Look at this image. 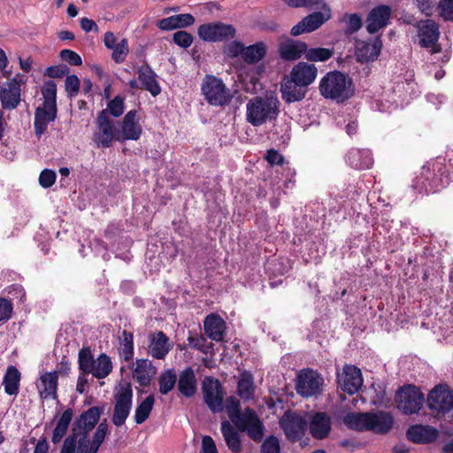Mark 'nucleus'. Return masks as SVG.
<instances>
[{"instance_id":"obj_1","label":"nucleus","mask_w":453,"mask_h":453,"mask_svg":"<svg viewBox=\"0 0 453 453\" xmlns=\"http://www.w3.org/2000/svg\"><path fill=\"white\" fill-rule=\"evenodd\" d=\"M102 409L93 406L77 418L71 434L65 439L60 453H97L98 449L88 439L89 433L99 421Z\"/></svg>"},{"instance_id":"obj_2","label":"nucleus","mask_w":453,"mask_h":453,"mask_svg":"<svg viewBox=\"0 0 453 453\" xmlns=\"http://www.w3.org/2000/svg\"><path fill=\"white\" fill-rule=\"evenodd\" d=\"M343 423L352 430L386 434L393 427L395 419L390 412L385 411L348 412L343 417Z\"/></svg>"},{"instance_id":"obj_3","label":"nucleus","mask_w":453,"mask_h":453,"mask_svg":"<svg viewBox=\"0 0 453 453\" xmlns=\"http://www.w3.org/2000/svg\"><path fill=\"white\" fill-rule=\"evenodd\" d=\"M320 95L326 98L343 103L355 93L352 80L340 71H330L322 77L319 84Z\"/></svg>"},{"instance_id":"obj_4","label":"nucleus","mask_w":453,"mask_h":453,"mask_svg":"<svg viewBox=\"0 0 453 453\" xmlns=\"http://www.w3.org/2000/svg\"><path fill=\"white\" fill-rule=\"evenodd\" d=\"M280 101L273 95L255 96L246 104V119L253 127H260L276 120L280 113Z\"/></svg>"},{"instance_id":"obj_5","label":"nucleus","mask_w":453,"mask_h":453,"mask_svg":"<svg viewBox=\"0 0 453 453\" xmlns=\"http://www.w3.org/2000/svg\"><path fill=\"white\" fill-rule=\"evenodd\" d=\"M449 184V176L441 162L427 164L413 181L412 188L418 193H434Z\"/></svg>"},{"instance_id":"obj_6","label":"nucleus","mask_w":453,"mask_h":453,"mask_svg":"<svg viewBox=\"0 0 453 453\" xmlns=\"http://www.w3.org/2000/svg\"><path fill=\"white\" fill-rule=\"evenodd\" d=\"M201 89L205 100L212 106L226 105L232 99L229 88L222 80L213 75L205 76Z\"/></svg>"},{"instance_id":"obj_7","label":"nucleus","mask_w":453,"mask_h":453,"mask_svg":"<svg viewBox=\"0 0 453 453\" xmlns=\"http://www.w3.org/2000/svg\"><path fill=\"white\" fill-rule=\"evenodd\" d=\"M425 402V395L413 385H405L395 394L397 408L406 415L418 412Z\"/></svg>"},{"instance_id":"obj_8","label":"nucleus","mask_w":453,"mask_h":453,"mask_svg":"<svg viewBox=\"0 0 453 453\" xmlns=\"http://www.w3.org/2000/svg\"><path fill=\"white\" fill-rule=\"evenodd\" d=\"M112 423L121 426L126 423L133 404V390L129 385H120L114 394Z\"/></svg>"},{"instance_id":"obj_9","label":"nucleus","mask_w":453,"mask_h":453,"mask_svg":"<svg viewBox=\"0 0 453 453\" xmlns=\"http://www.w3.org/2000/svg\"><path fill=\"white\" fill-rule=\"evenodd\" d=\"M324 379L313 370H303L297 376L296 392L303 397L317 396L321 394Z\"/></svg>"},{"instance_id":"obj_10","label":"nucleus","mask_w":453,"mask_h":453,"mask_svg":"<svg viewBox=\"0 0 453 453\" xmlns=\"http://www.w3.org/2000/svg\"><path fill=\"white\" fill-rule=\"evenodd\" d=\"M427 405L436 415H445L453 410V391L446 385L436 386L428 395Z\"/></svg>"},{"instance_id":"obj_11","label":"nucleus","mask_w":453,"mask_h":453,"mask_svg":"<svg viewBox=\"0 0 453 453\" xmlns=\"http://www.w3.org/2000/svg\"><path fill=\"white\" fill-rule=\"evenodd\" d=\"M280 428L292 442L300 441L307 429V420L301 415L287 411L280 420Z\"/></svg>"},{"instance_id":"obj_12","label":"nucleus","mask_w":453,"mask_h":453,"mask_svg":"<svg viewBox=\"0 0 453 453\" xmlns=\"http://www.w3.org/2000/svg\"><path fill=\"white\" fill-rule=\"evenodd\" d=\"M202 392L204 403L213 413H219L224 409V391L218 380L206 377L202 383Z\"/></svg>"},{"instance_id":"obj_13","label":"nucleus","mask_w":453,"mask_h":453,"mask_svg":"<svg viewBox=\"0 0 453 453\" xmlns=\"http://www.w3.org/2000/svg\"><path fill=\"white\" fill-rule=\"evenodd\" d=\"M234 426L240 432H245L256 442H260L264 437L265 426L251 408L244 409L243 417L238 422H235Z\"/></svg>"},{"instance_id":"obj_14","label":"nucleus","mask_w":453,"mask_h":453,"mask_svg":"<svg viewBox=\"0 0 453 453\" xmlns=\"http://www.w3.org/2000/svg\"><path fill=\"white\" fill-rule=\"evenodd\" d=\"M96 132L95 133V142L97 147L109 148L113 140L117 141L119 129L115 127L110 119L107 111L103 110L96 118Z\"/></svg>"},{"instance_id":"obj_15","label":"nucleus","mask_w":453,"mask_h":453,"mask_svg":"<svg viewBox=\"0 0 453 453\" xmlns=\"http://www.w3.org/2000/svg\"><path fill=\"white\" fill-rule=\"evenodd\" d=\"M235 28L232 25L222 22L203 24L198 27L199 37L205 42H222L232 39L235 35Z\"/></svg>"},{"instance_id":"obj_16","label":"nucleus","mask_w":453,"mask_h":453,"mask_svg":"<svg viewBox=\"0 0 453 453\" xmlns=\"http://www.w3.org/2000/svg\"><path fill=\"white\" fill-rule=\"evenodd\" d=\"M323 12H314L295 25L291 29L293 36H298L303 33H311L320 27L331 18V9L328 4L326 8H320Z\"/></svg>"},{"instance_id":"obj_17","label":"nucleus","mask_w":453,"mask_h":453,"mask_svg":"<svg viewBox=\"0 0 453 453\" xmlns=\"http://www.w3.org/2000/svg\"><path fill=\"white\" fill-rule=\"evenodd\" d=\"M337 383L342 391L354 395L363 385L360 369L353 365H345L342 371L337 372Z\"/></svg>"},{"instance_id":"obj_18","label":"nucleus","mask_w":453,"mask_h":453,"mask_svg":"<svg viewBox=\"0 0 453 453\" xmlns=\"http://www.w3.org/2000/svg\"><path fill=\"white\" fill-rule=\"evenodd\" d=\"M142 132V129L138 121L137 111L135 110H131L123 119L121 129H119V132L117 133V141H137L140 138Z\"/></svg>"},{"instance_id":"obj_19","label":"nucleus","mask_w":453,"mask_h":453,"mask_svg":"<svg viewBox=\"0 0 453 453\" xmlns=\"http://www.w3.org/2000/svg\"><path fill=\"white\" fill-rule=\"evenodd\" d=\"M416 27L418 29V44L422 48L433 47L439 40L440 31L436 22L433 19L419 20Z\"/></svg>"},{"instance_id":"obj_20","label":"nucleus","mask_w":453,"mask_h":453,"mask_svg":"<svg viewBox=\"0 0 453 453\" xmlns=\"http://www.w3.org/2000/svg\"><path fill=\"white\" fill-rule=\"evenodd\" d=\"M309 430L316 440H324L328 437L332 430V418L326 412L317 411L311 415Z\"/></svg>"},{"instance_id":"obj_21","label":"nucleus","mask_w":453,"mask_h":453,"mask_svg":"<svg viewBox=\"0 0 453 453\" xmlns=\"http://www.w3.org/2000/svg\"><path fill=\"white\" fill-rule=\"evenodd\" d=\"M172 347L169 338L162 331L150 334L148 354L153 358L165 359Z\"/></svg>"},{"instance_id":"obj_22","label":"nucleus","mask_w":453,"mask_h":453,"mask_svg":"<svg viewBox=\"0 0 453 453\" xmlns=\"http://www.w3.org/2000/svg\"><path fill=\"white\" fill-rule=\"evenodd\" d=\"M391 16V9L388 5H378L372 8L366 19V30L370 34H375L385 27Z\"/></svg>"},{"instance_id":"obj_23","label":"nucleus","mask_w":453,"mask_h":453,"mask_svg":"<svg viewBox=\"0 0 453 453\" xmlns=\"http://www.w3.org/2000/svg\"><path fill=\"white\" fill-rule=\"evenodd\" d=\"M308 88L298 82H295L289 76H285L280 83V93L282 99L287 104L302 101Z\"/></svg>"},{"instance_id":"obj_24","label":"nucleus","mask_w":453,"mask_h":453,"mask_svg":"<svg viewBox=\"0 0 453 453\" xmlns=\"http://www.w3.org/2000/svg\"><path fill=\"white\" fill-rule=\"evenodd\" d=\"M317 75L318 69L315 65L299 62L293 66L288 76L293 79L295 82H298L308 88L313 83Z\"/></svg>"},{"instance_id":"obj_25","label":"nucleus","mask_w":453,"mask_h":453,"mask_svg":"<svg viewBox=\"0 0 453 453\" xmlns=\"http://www.w3.org/2000/svg\"><path fill=\"white\" fill-rule=\"evenodd\" d=\"M57 118V107L42 105L36 108L35 112L34 127L35 135L40 138L43 134L49 123Z\"/></svg>"},{"instance_id":"obj_26","label":"nucleus","mask_w":453,"mask_h":453,"mask_svg":"<svg viewBox=\"0 0 453 453\" xmlns=\"http://www.w3.org/2000/svg\"><path fill=\"white\" fill-rule=\"evenodd\" d=\"M406 436L414 443H428L436 440L438 432L428 425H414L407 429Z\"/></svg>"},{"instance_id":"obj_27","label":"nucleus","mask_w":453,"mask_h":453,"mask_svg":"<svg viewBox=\"0 0 453 453\" xmlns=\"http://www.w3.org/2000/svg\"><path fill=\"white\" fill-rule=\"evenodd\" d=\"M0 100L4 109L13 110L18 107L20 102V87L15 79L2 88Z\"/></svg>"},{"instance_id":"obj_28","label":"nucleus","mask_w":453,"mask_h":453,"mask_svg":"<svg viewBox=\"0 0 453 453\" xmlns=\"http://www.w3.org/2000/svg\"><path fill=\"white\" fill-rule=\"evenodd\" d=\"M138 80L141 88L149 91L153 96L161 92V88L157 81V74L149 65H143L138 69Z\"/></svg>"},{"instance_id":"obj_29","label":"nucleus","mask_w":453,"mask_h":453,"mask_svg":"<svg viewBox=\"0 0 453 453\" xmlns=\"http://www.w3.org/2000/svg\"><path fill=\"white\" fill-rule=\"evenodd\" d=\"M58 380L57 372H45L41 375L37 388L42 399L57 398Z\"/></svg>"},{"instance_id":"obj_30","label":"nucleus","mask_w":453,"mask_h":453,"mask_svg":"<svg viewBox=\"0 0 453 453\" xmlns=\"http://www.w3.org/2000/svg\"><path fill=\"white\" fill-rule=\"evenodd\" d=\"M205 334L211 340L220 342L226 331V323L220 316L211 313L203 321Z\"/></svg>"},{"instance_id":"obj_31","label":"nucleus","mask_w":453,"mask_h":453,"mask_svg":"<svg viewBox=\"0 0 453 453\" xmlns=\"http://www.w3.org/2000/svg\"><path fill=\"white\" fill-rule=\"evenodd\" d=\"M347 164L355 169H368L373 164V158L369 150L350 149L346 155Z\"/></svg>"},{"instance_id":"obj_32","label":"nucleus","mask_w":453,"mask_h":453,"mask_svg":"<svg viewBox=\"0 0 453 453\" xmlns=\"http://www.w3.org/2000/svg\"><path fill=\"white\" fill-rule=\"evenodd\" d=\"M306 51V43L301 41L288 39L280 42L279 53L282 59L293 61L300 58Z\"/></svg>"},{"instance_id":"obj_33","label":"nucleus","mask_w":453,"mask_h":453,"mask_svg":"<svg viewBox=\"0 0 453 453\" xmlns=\"http://www.w3.org/2000/svg\"><path fill=\"white\" fill-rule=\"evenodd\" d=\"M220 431L229 450L240 453L242 450L240 431L227 420L221 422Z\"/></svg>"},{"instance_id":"obj_34","label":"nucleus","mask_w":453,"mask_h":453,"mask_svg":"<svg viewBox=\"0 0 453 453\" xmlns=\"http://www.w3.org/2000/svg\"><path fill=\"white\" fill-rule=\"evenodd\" d=\"M177 387L180 393L185 397H192L197 388V381L195 372L191 367L184 369L177 381Z\"/></svg>"},{"instance_id":"obj_35","label":"nucleus","mask_w":453,"mask_h":453,"mask_svg":"<svg viewBox=\"0 0 453 453\" xmlns=\"http://www.w3.org/2000/svg\"><path fill=\"white\" fill-rule=\"evenodd\" d=\"M382 48V41L380 37L371 42L360 44L357 47L356 55L361 63L374 61L379 57Z\"/></svg>"},{"instance_id":"obj_36","label":"nucleus","mask_w":453,"mask_h":453,"mask_svg":"<svg viewBox=\"0 0 453 453\" xmlns=\"http://www.w3.org/2000/svg\"><path fill=\"white\" fill-rule=\"evenodd\" d=\"M195 23V18L189 14H177L164 18L157 22L159 29L164 31L173 30L189 27Z\"/></svg>"},{"instance_id":"obj_37","label":"nucleus","mask_w":453,"mask_h":453,"mask_svg":"<svg viewBox=\"0 0 453 453\" xmlns=\"http://www.w3.org/2000/svg\"><path fill=\"white\" fill-rule=\"evenodd\" d=\"M155 374L156 368L153 366L151 361L147 359H139L136 361V365L133 371V378L141 386H148Z\"/></svg>"},{"instance_id":"obj_38","label":"nucleus","mask_w":453,"mask_h":453,"mask_svg":"<svg viewBox=\"0 0 453 453\" xmlns=\"http://www.w3.org/2000/svg\"><path fill=\"white\" fill-rule=\"evenodd\" d=\"M237 394L244 401L253 399L255 385L253 375L247 371L242 372L237 381Z\"/></svg>"},{"instance_id":"obj_39","label":"nucleus","mask_w":453,"mask_h":453,"mask_svg":"<svg viewBox=\"0 0 453 453\" xmlns=\"http://www.w3.org/2000/svg\"><path fill=\"white\" fill-rule=\"evenodd\" d=\"M73 411L71 408L66 409L59 418L53 430L51 441L54 444H58L66 434L70 423L73 419Z\"/></svg>"},{"instance_id":"obj_40","label":"nucleus","mask_w":453,"mask_h":453,"mask_svg":"<svg viewBox=\"0 0 453 453\" xmlns=\"http://www.w3.org/2000/svg\"><path fill=\"white\" fill-rule=\"evenodd\" d=\"M20 372L15 366H9L4 376L3 385L9 395H17L19 390Z\"/></svg>"},{"instance_id":"obj_41","label":"nucleus","mask_w":453,"mask_h":453,"mask_svg":"<svg viewBox=\"0 0 453 453\" xmlns=\"http://www.w3.org/2000/svg\"><path fill=\"white\" fill-rule=\"evenodd\" d=\"M112 370V365L110 357L105 354H101L94 360L93 366L89 373L97 379L107 377Z\"/></svg>"},{"instance_id":"obj_42","label":"nucleus","mask_w":453,"mask_h":453,"mask_svg":"<svg viewBox=\"0 0 453 453\" xmlns=\"http://www.w3.org/2000/svg\"><path fill=\"white\" fill-rule=\"evenodd\" d=\"M266 54V47L264 42H259L255 44L245 47L243 52V61L248 64H253L260 61Z\"/></svg>"},{"instance_id":"obj_43","label":"nucleus","mask_w":453,"mask_h":453,"mask_svg":"<svg viewBox=\"0 0 453 453\" xmlns=\"http://www.w3.org/2000/svg\"><path fill=\"white\" fill-rule=\"evenodd\" d=\"M154 403V396L150 395L136 407L134 412V420L136 424H142L149 418Z\"/></svg>"},{"instance_id":"obj_44","label":"nucleus","mask_w":453,"mask_h":453,"mask_svg":"<svg viewBox=\"0 0 453 453\" xmlns=\"http://www.w3.org/2000/svg\"><path fill=\"white\" fill-rule=\"evenodd\" d=\"M334 55V50L327 48H311L309 49L306 45V51L304 52V58L311 62L326 61Z\"/></svg>"},{"instance_id":"obj_45","label":"nucleus","mask_w":453,"mask_h":453,"mask_svg":"<svg viewBox=\"0 0 453 453\" xmlns=\"http://www.w3.org/2000/svg\"><path fill=\"white\" fill-rule=\"evenodd\" d=\"M42 95L43 96L42 105L57 107V84L55 81H46L42 87Z\"/></svg>"},{"instance_id":"obj_46","label":"nucleus","mask_w":453,"mask_h":453,"mask_svg":"<svg viewBox=\"0 0 453 453\" xmlns=\"http://www.w3.org/2000/svg\"><path fill=\"white\" fill-rule=\"evenodd\" d=\"M225 407L234 426L235 425V422H238V420H240L244 415V411H241L239 400L234 396H229L226 398Z\"/></svg>"},{"instance_id":"obj_47","label":"nucleus","mask_w":453,"mask_h":453,"mask_svg":"<svg viewBox=\"0 0 453 453\" xmlns=\"http://www.w3.org/2000/svg\"><path fill=\"white\" fill-rule=\"evenodd\" d=\"M159 392L167 395L175 386L177 376L173 370L170 369L161 373L159 377Z\"/></svg>"},{"instance_id":"obj_48","label":"nucleus","mask_w":453,"mask_h":453,"mask_svg":"<svg viewBox=\"0 0 453 453\" xmlns=\"http://www.w3.org/2000/svg\"><path fill=\"white\" fill-rule=\"evenodd\" d=\"M286 4L292 8L305 7L309 9L326 8L325 0H283Z\"/></svg>"},{"instance_id":"obj_49","label":"nucleus","mask_w":453,"mask_h":453,"mask_svg":"<svg viewBox=\"0 0 453 453\" xmlns=\"http://www.w3.org/2000/svg\"><path fill=\"white\" fill-rule=\"evenodd\" d=\"M89 349L83 348L79 352V368L84 373H89L94 363Z\"/></svg>"},{"instance_id":"obj_50","label":"nucleus","mask_w":453,"mask_h":453,"mask_svg":"<svg viewBox=\"0 0 453 453\" xmlns=\"http://www.w3.org/2000/svg\"><path fill=\"white\" fill-rule=\"evenodd\" d=\"M111 50H112L111 58L114 60V62L117 64L123 63L129 52L127 40L125 38L122 39Z\"/></svg>"},{"instance_id":"obj_51","label":"nucleus","mask_w":453,"mask_h":453,"mask_svg":"<svg viewBox=\"0 0 453 453\" xmlns=\"http://www.w3.org/2000/svg\"><path fill=\"white\" fill-rule=\"evenodd\" d=\"M125 110L124 98L120 96H116L112 100L108 103L107 112L115 118L121 116Z\"/></svg>"},{"instance_id":"obj_52","label":"nucleus","mask_w":453,"mask_h":453,"mask_svg":"<svg viewBox=\"0 0 453 453\" xmlns=\"http://www.w3.org/2000/svg\"><path fill=\"white\" fill-rule=\"evenodd\" d=\"M437 11L443 19L453 21V0H439Z\"/></svg>"},{"instance_id":"obj_53","label":"nucleus","mask_w":453,"mask_h":453,"mask_svg":"<svg viewBox=\"0 0 453 453\" xmlns=\"http://www.w3.org/2000/svg\"><path fill=\"white\" fill-rule=\"evenodd\" d=\"M121 344L123 345V355L126 361L133 357V334L127 331H123L120 337Z\"/></svg>"},{"instance_id":"obj_54","label":"nucleus","mask_w":453,"mask_h":453,"mask_svg":"<svg viewBox=\"0 0 453 453\" xmlns=\"http://www.w3.org/2000/svg\"><path fill=\"white\" fill-rule=\"evenodd\" d=\"M107 434H108V424H107L106 420H104L103 422H101L98 425V426L93 435V438L90 441L96 447H97V449H99L100 446L105 440Z\"/></svg>"},{"instance_id":"obj_55","label":"nucleus","mask_w":453,"mask_h":453,"mask_svg":"<svg viewBox=\"0 0 453 453\" xmlns=\"http://www.w3.org/2000/svg\"><path fill=\"white\" fill-rule=\"evenodd\" d=\"M343 21L347 24V31L349 34L356 33L362 27V19L360 15L354 14H346L343 18Z\"/></svg>"},{"instance_id":"obj_56","label":"nucleus","mask_w":453,"mask_h":453,"mask_svg":"<svg viewBox=\"0 0 453 453\" xmlns=\"http://www.w3.org/2000/svg\"><path fill=\"white\" fill-rule=\"evenodd\" d=\"M280 441L277 437L270 435L261 445V453H280Z\"/></svg>"},{"instance_id":"obj_57","label":"nucleus","mask_w":453,"mask_h":453,"mask_svg":"<svg viewBox=\"0 0 453 453\" xmlns=\"http://www.w3.org/2000/svg\"><path fill=\"white\" fill-rule=\"evenodd\" d=\"M80 80L77 75H68L65 79V90L69 97H74L80 90Z\"/></svg>"},{"instance_id":"obj_58","label":"nucleus","mask_w":453,"mask_h":453,"mask_svg":"<svg viewBox=\"0 0 453 453\" xmlns=\"http://www.w3.org/2000/svg\"><path fill=\"white\" fill-rule=\"evenodd\" d=\"M56 179L57 173L55 171L50 169H44L39 175V183L42 188H48L56 182Z\"/></svg>"},{"instance_id":"obj_59","label":"nucleus","mask_w":453,"mask_h":453,"mask_svg":"<svg viewBox=\"0 0 453 453\" xmlns=\"http://www.w3.org/2000/svg\"><path fill=\"white\" fill-rule=\"evenodd\" d=\"M173 41L180 47L187 49L191 45L193 37L189 33L180 30L173 34Z\"/></svg>"},{"instance_id":"obj_60","label":"nucleus","mask_w":453,"mask_h":453,"mask_svg":"<svg viewBox=\"0 0 453 453\" xmlns=\"http://www.w3.org/2000/svg\"><path fill=\"white\" fill-rule=\"evenodd\" d=\"M59 56L62 60L67 62L71 65H81L82 64L81 56L72 50H62Z\"/></svg>"},{"instance_id":"obj_61","label":"nucleus","mask_w":453,"mask_h":453,"mask_svg":"<svg viewBox=\"0 0 453 453\" xmlns=\"http://www.w3.org/2000/svg\"><path fill=\"white\" fill-rule=\"evenodd\" d=\"M69 73V67L65 65H51L48 67L44 75L50 78H62Z\"/></svg>"},{"instance_id":"obj_62","label":"nucleus","mask_w":453,"mask_h":453,"mask_svg":"<svg viewBox=\"0 0 453 453\" xmlns=\"http://www.w3.org/2000/svg\"><path fill=\"white\" fill-rule=\"evenodd\" d=\"M244 49L245 46L243 43L237 41H233L226 45V53L231 58H237L242 56L243 58Z\"/></svg>"},{"instance_id":"obj_63","label":"nucleus","mask_w":453,"mask_h":453,"mask_svg":"<svg viewBox=\"0 0 453 453\" xmlns=\"http://www.w3.org/2000/svg\"><path fill=\"white\" fill-rule=\"evenodd\" d=\"M439 0H416L418 10L426 16H430L438 5Z\"/></svg>"},{"instance_id":"obj_64","label":"nucleus","mask_w":453,"mask_h":453,"mask_svg":"<svg viewBox=\"0 0 453 453\" xmlns=\"http://www.w3.org/2000/svg\"><path fill=\"white\" fill-rule=\"evenodd\" d=\"M201 452L202 453H218L216 443L211 436H209V435L203 436Z\"/></svg>"}]
</instances>
